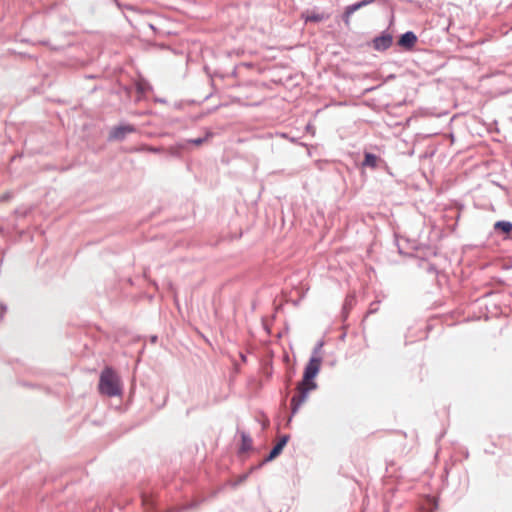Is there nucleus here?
<instances>
[{
	"mask_svg": "<svg viewBox=\"0 0 512 512\" xmlns=\"http://www.w3.org/2000/svg\"><path fill=\"white\" fill-rule=\"evenodd\" d=\"M416 42H417V37H416V35H415L413 32L409 31V32L404 33V34L400 37V39H399V41H398V44H399L401 47H403V48H405V49H407V50H410V49H412V48L414 47V45L416 44Z\"/></svg>",
	"mask_w": 512,
	"mask_h": 512,
	"instance_id": "nucleus-6",
	"label": "nucleus"
},
{
	"mask_svg": "<svg viewBox=\"0 0 512 512\" xmlns=\"http://www.w3.org/2000/svg\"><path fill=\"white\" fill-rule=\"evenodd\" d=\"M135 132V128L132 125H120L114 127L109 135L112 140H122L127 134Z\"/></svg>",
	"mask_w": 512,
	"mask_h": 512,
	"instance_id": "nucleus-3",
	"label": "nucleus"
},
{
	"mask_svg": "<svg viewBox=\"0 0 512 512\" xmlns=\"http://www.w3.org/2000/svg\"><path fill=\"white\" fill-rule=\"evenodd\" d=\"M287 443V436H284L283 438H281V440L273 447V449L271 450L269 456H268V460H272L274 458H276L280 453L281 451L283 450L284 446L286 445Z\"/></svg>",
	"mask_w": 512,
	"mask_h": 512,
	"instance_id": "nucleus-7",
	"label": "nucleus"
},
{
	"mask_svg": "<svg viewBox=\"0 0 512 512\" xmlns=\"http://www.w3.org/2000/svg\"><path fill=\"white\" fill-rule=\"evenodd\" d=\"M321 362L320 357L313 356L306 365L303 379L297 385V392L291 399V408L293 413H296L300 406L307 400L309 392L317 388L314 378L319 373Z\"/></svg>",
	"mask_w": 512,
	"mask_h": 512,
	"instance_id": "nucleus-1",
	"label": "nucleus"
},
{
	"mask_svg": "<svg viewBox=\"0 0 512 512\" xmlns=\"http://www.w3.org/2000/svg\"><path fill=\"white\" fill-rule=\"evenodd\" d=\"M496 229H501L505 233H509L512 230V224L510 222L500 221L495 224Z\"/></svg>",
	"mask_w": 512,
	"mask_h": 512,
	"instance_id": "nucleus-10",
	"label": "nucleus"
},
{
	"mask_svg": "<svg viewBox=\"0 0 512 512\" xmlns=\"http://www.w3.org/2000/svg\"><path fill=\"white\" fill-rule=\"evenodd\" d=\"M99 392L108 397H114L121 394V381L119 376L111 367H106L100 375Z\"/></svg>",
	"mask_w": 512,
	"mask_h": 512,
	"instance_id": "nucleus-2",
	"label": "nucleus"
},
{
	"mask_svg": "<svg viewBox=\"0 0 512 512\" xmlns=\"http://www.w3.org/2000/svg\"><path fill=\"white\" fill-rule=\"evenodd\" d=\"M377 161H378V157L376 155L371 154V153L365 154L364 165L374 168L377 166Z\"/></svg>",
	"mask_w": 512,
	"mask_h": 512,
	"instance_id": "nucleus-8",
	"label": "nucleus"
},
{
	"mask_svg": "<svg viewBox=\"0 0 512 512\" xmlns=\"http://www.w3.org/2000/svg\"><path fill=\"white\" fill-rule=\"evenodd\" d=\"M372 2H373V0H362L358 3L347 6L343 13V21H344L345 25L346 26L350 25V17L355 11L359 10L360 8H362L364 6H367L368 4H370Z\"/></svg>",
	"mask_w": 512,
	"mask_h": 512,
	"instance_id": "nucleus-4",
	"label": "nucleus"
},
{
	"mask_svg": "<svg viewBox=\"0 0 512 512\" xmlns=\"http://www.w3.org/2000/svg\"><path fill=\"white\" fill-rule=\"evenodd\" d=\"M326 18H328V16H325L324 14L312 13L305 16V21L321 22Z\"/></svg>",
	"mask_w": 512,
	"mask_h": 512,
	"instance_id": "nucleus-9",
	"label": "nucleus"
},
{
	"mask_svg": "<svg viewBox=\"0 0 512 512\" xmlns=\"http://www.w3.org/2000/svg\"><path fill=\"white\" fill-rule=\"evenodd\" d=\"M393 38L390 34H383L373 41V46L376 50H386L392 45Z\"/></svg>",
	"mask_w": 512,
	"mask_h": 512,
	"instance_id": "nucleus-5",
	"label": "nucleus"
},
{
	"mask_svg": "<svg viewBox=\"0 0 512 512\" xmlns=\"http://www.w3.org/2000/svg\"><path fill=\"white\" fill-rule=\"evenodd\" d=\"M204 140H205L204 138H196V139L190 140V142L195 144V145H197V146H199V145H201L204 142Z\"/></svg>",
	"mask_w": 512,
	"mask_h": 512,
	"instance_id": "nucleus-11",
	"label": "nucleus"
}]
</instances>
